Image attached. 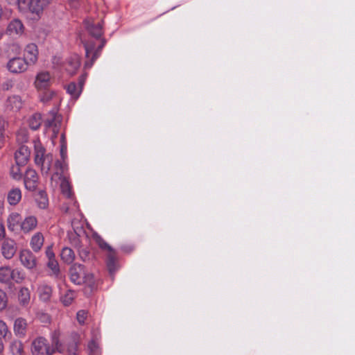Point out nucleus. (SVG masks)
<instances>
[{
    "instance_id": "nucleus-34",
    "label": "nucleus",
    "mask_w": 355,
    "mask_h": 355,
    "mask_svg": "<svg viewBox=\"0 0 355 355\" xmlns=\"http://www.w3.org/2000/svg\"><path fill=\"white\" fill-rule=\"evenodd\" d=\"M42 123V117L40 114H33L28 119V125L32 130H37Z\"/></svg>"
},
{
    "instance_id": "nucleus-38",
    "label": "nucleus",
    "mask_w": 355,
    "mask_h": 355,
    "mask_svg": "<svg viewBox=\"0 0 355 355\" xmlns=\"http://www.w3.org/2000/svg\"><path fill=\"white\" fill-rule=\"evenodd\" d=\"M20 166L21 165L17 164L16 166H13L11 168L10 174L12 177L15 180H19L21 178V173L19 168Z\"/></svg>"
},
{
    "instance_id": "nucleus-27",
    "label": "nucleus",
    "mask_w": 355,
    "mask_h": 355,
    "mask_svg": "<svg viewBox=\"0 0 355 355\" xmlns=\"http://www.w3.org/2000/svg\"><path fill=\"white\" fill-rule=\"evenodd\" d=\"M60 256L63 261L67 263H71L75 259L73 251L68 247L62 248Z\"/></svg>"
},
{
    "instance_id": "nucleus-16",
    "label": "nucleus",
    "mask_w": 355,
    "mask_h": 355,
    "mask_svg": "<svg viewBox=\"0 0 355 355\" xmlns=\"http://www.w3.org/2000/svg\"><path fill=\"white\" fill-rule=\"evenodd\" d=\"M51 2V0H31L29 2V10L31 12L39 15Z\"/></svg>"
},
{
    "instance_id": "nucleus-58",
    "label": "nucleus",
    "mask_w": 355,
    "mask_h": 355,
    "mask_svg": "<svg viewBox=\"0 0 355 355\" xmlns=\"http://www.w3.org/2000/svg\"><path fill=\"white\" fill-rule=\"evenodd\" d=\"M3 344L1 340V338H0V354L3 352Z\"/></svg>"
},
{
    "instance_id": "nucleus-54",
    "label": "nucleus",
    "mask_w": 355,
    "mask_h": 355,
    "mask_svg": "<svg viewBox=\"0 0 355 355\" xmlns=\"http://www.w3.org/2000/svg\"><path fill=\"white\" fill-rule=\"evenodd\" d=\"M67 144V141H66L64 134L62 133L61 138H60V144Z\"/></svg>"
},
{
    "instance_id": "nucleus-8",
    "label": "nucleus",
    "mask_w": 355,
    "mask_h": 355,
    "mask_svg": "<svg viewBox=\"0 0 355 355\" xmlns=\"http://www.w3.org/2000/svg\"><path fill=\"white\" fill-rule=\"evenodd\" d=\"M17 251L16 243L14 240L7 239L1 245V253L4 258L10 259L13 257Z\"/></svg>"
},
{
    "instance_id": "nucleus-39",
    "label": "nucleus",
    "mask_w": 355,
    "mask_h": 355,
    "mask_svg": "<svg viewBox=\"0 0 355 355\" xmlns=\"http://www.w3.org/2000/svg\"><path fill=\"white\" fill-rule=\"evenodd\" d=\"M71 226L77 235H80L82 232H83V225L77 220H71Z\"/></svg>"
},
{
    "instance_id": "nucleus-48",
    "label": "nucleus",
    "mask_w": 355,
    "mask_h": 355,
    "mask_svg": "<svg viewBox=\"0 0 355 355\" xmlns=\"http://www.w3.org/2000/svg\"><path fill=\"white\" fill-rule=\"evenodd\" d=\"M77 349V344L76 343H72L67 349L69 355H76Z\"/></svg>"
},
{
    "instance_id": "nucleus-49",
    "label": "nucleus",
    "mask_w": 355,
    "mask_h": 355,
    "mask_svg": "<svg viewBox=\"0 0 355 355\" xmlns=\"http://www.w3.org/2000/svg\"><path fill=\"white\" fill-rule=\"evenodd\" d=\"M55 167L57 168H60L62 173H64L67 169V166L66 164L64 163V162H63L62 163L60 161H57L55 162Z\"/></svg>"
},
{
    "instance_id": "nucleus-21",
    "label": "nucleus",
    "mask_w": 355,
    "mask_h": 355,
    "mask_svg": "<svg viewBox=\"0 0 355 355\" xmlns=\"http://www.w3.org/2000/svg\"><path fill=\"white\" fill-rule=\"evenodd\" d=\"M106 257L107 267L108 268L110 273L112 275L119 268L115 250H114L112 251H110V252L107 253Z\"/></svg>"
},
{
    "instance_id": "nucleus-56",
    "label": "nucleus",
    "mask_w": 355,
    "mask_h": 355,
    "mask_svg": "<svg viewBox=\"0 0 355 355\" xmlns=\"http://www.w3.org/2000/svg\"><path fill=\"white\" fill-rule=\"evenodd\" d=\"M3 211V203L0 202V216L2 215Z\"/></svg>"
},
{
    "instance_id": "nucleus-40",
    "label": "nucleus",
    "mask_w": 355,
    "mask_h": 355,
    "mask_svg": "<svg viewBox=\"0 0 355 355\" xmlns=\"http://www.w3.org/2000/svg\"><path fill=\"white\" fill-rule=\"evenodd\" d=\"M7 302L8 299L6 293L0 289V311L6 307Z\"/></svg>"
},
{
    "instance_id": "nucleus-7",
    "label": "nucleus",
    "mask_w": 355,
    "mask_h": 355,
    "mask_svg": "<svg viewBox=\"0 0 355 355\" xmlns=\"http://www.w3.org/2000/svg\"><path fill=\"white\" fill-rule=\"evenodd\" d=\"M22 218L17 212L10 213L7 218V226L12 232H20Z\"/></svg>"
},
{
    "instance_id": "nucleus-23",
    "label": "nucleus",
    "mask_w": 355,
    "mask_h": 355,
    "mask_svg": "<svg viewBox=\"0 0 355 355\" xmlns=\"http://www.w3.org/2000/svg\"><path fill=\"white\" fill-rule=\"evenodd\" d=\"M60 332L59 331H54L51 333V345L50 346L54 350V354L55 352L62 353L63 352V347L60 342Z\"/></svg>"
},
{
    "instance_id": "nucleus-20",
    "label": "nucleus",
    "mask_w": 355,
    "mask_h": 355,
    "mask_svg": "<svg viewBox=\"0 0 355 355\" xmlns=\"http://www.w3.org/2000/svg\"><path fill=\"white\" fill-rule=\"evenodd\" d=\"M24 32V25L19 19H14L10 22L7 28V33L10 35H19Z\"/></svg>"
},
{
    "instance_id": "nucleus-44",
    "label": "nucleus",
    "mask_w": 355,
    "mask_h": 355,
    "mask_svg": "<svg viewBox=\"0 0 355 355\" xmlns=\"http://www.w3.org/2000/svg\"><path fill=\"white\" fill-rule=\"evenodd\" d=\"M31 0H17L15 5L18 6V8L21 10H24L26 8H29V2Z\"/></svg>"
},
{
    "instance_id": "nucleus-55",
    "label": "nucleus",
    "mask_w": 355,
    "mask_h": 355,
    "mask_svg": "<svg viewBox=\"0 0 355 355\" xmlns=\"http://www.w3.org/2000/svg\"><path fill=\"white\" fill-rule=\"evenodd\" d=\"M6 1L10 5H15L17 3V0H6Z\"/></svg>"
},
{
    "instance_id": "nucleus-30",
    "label": "nucleus",
    "mask_w": 355,
    "mask_h": 355,
    "mask_svg": "<svg viewBox=\"0 0 355 355\" xmlns=\"http://www.w3.org/2000/svg\"><path fill=\"white\" fill-rule=\"evenodd\" d=\"M53 162V155L51 154H47L44 157L42 163L38 166L41 167V170L44 173L47 174L51 167V164Z\"/></svg>"
},
{
    "instance_id": "nucleus-1",
    "label": "nucleus",
    "mask_w": 355,
    "mask_h": 355,
    "mask_svg": "<svg viewBox=\"0 0 355 355\" xmlns=\"http://www.w3.org/2000/svg\"><path fill=\"white\" fill-rule=\"evenodd\" d=\"M69 276L71 281L75 284H84L89 288L91 291L96 286L94 275L87 271L85 266L81 264H73L69 269Z\"/></svg>"
},
{
    "instance_id": "nucleus-19",
    "label": "nucleus",
    "mask_w": 355,
    "mask_h": 355,
    "mask_svg": "<svg viewBox=\"0 0 355 355\" xmlns=\"http://www.w3.org/2000/svg\"><path fill=\"white\" fill-rule=\"evenodd\" d=\"M80 65V58L78 55H73L66 62L65 69L70 74H74Z\"/></svg>"
},
{
    "instance_id": "nucleus-43",
    "label": "nucleus",
    "mask_w": 355,
    "mask_h": 355,
    "mask_svg": "<svg viewBox=\"0 0 355 355\" xmlns=\"http://www.w3.org/2000/svg\"><path fill=\"white\" fill-rule=\"evenodd\" d=\"M76 318H77L78 322L80 324H83L85 323V320L87 318V313L84 310H80V311H78V313L76 314Z\"/></svg>"
},
{
    "instance_id": "nucleus-35",
    "label": "nucleus",
    "mask_w": 355,
    "mask_h": 355,
    "mask_svg": "<svg viewBox=\"0 0 355 355\" xmlns=\"http://www.w3.org/2000/svg\"><path fill=\"white\" fill-rule=\"evenodd\" d=\"M93 238L95 242L98 245V246L102 250L106 251L107 253L114 250V249L107 242H105L99 235L95 234H94Z\"/></svg>"
},
{
    "instance_id": "nucleus-59",
    "label": "nucleus",
    "mask_w": 355,
    "mask_h": 355,
    "mask_svg": "<svg viewBox=\"0 0 355 355\" xmlns=\"http://www.w3.org/2000/svg\"><path fill=\"white\" fill-rule=\"evenodd\" d=\"M73 205H74V207H75V209H76V211H78V205H76V202H74V203H73Z\"/></svg>"
},
{
    "instance_id": "nucleus-6",
    "label": "nucleus",
    "mask_w": 355,
    "mask_h": 355,
    "mask_svg": "<svg viewBox=\"0 0 355 355\" xmlns=\"http://www.w3.org/2000/svg\"><path fill=\"white\" fill-rule=\"evenodd\" d=\"M38 220L36 216L28 215L22 219L20 232L24 234H30L37 229Z\"/></svg>"
},
{
    "instance_id": "nucleus-46",
    "label": "nucleus",
    "mask_w": 355,
    "mask_h": 355,
    "mask_svg": "<svg viewBox=\"0 0 355 355\" xmlns=\"http://www.w3.org/2000/svg\"><path fill=\"white\" fill-rule=\"evenodd\" d=\"M53 94V92L46 91L40 96V99L43 102H46L52 98Z\"/></svg>"
},
{
    "instance_id": "nucleus-52",
    "label": "nucleus",
    "mask_w": 355,
    "mask_h": 355,
    "mask_svg": "<svg viewBox=\"0 0 355 355\" xmlns=\"http://www.w3.org/2000/svg\"><path fill=\"white\" fill-rule=\"evenodd\" d=\"M80 257L82 260L86 261L89 259V252L86 250H82L80 251Z\"/></svg>"
},
{
    "instance_id": "nucleus-9",
    "label": "nucleus",
    "mask_w": 355,
    "mask_h": 355,
    "mask_svg": "<svg viewBox=\"0 0 355 355\" xmlns=\"http://www.w3.org/2000/svg\"><path fill=\"white\" fill-rule=\"evenodd\" d=\"M24 58L30 64H35L38 59V49L37 45L33 43L26 45L24 49Z\"/></svg>"
},
{
    "instance_id": "nucleus-22",
    "label": "nucleus",
    "mask_w": 355,
    "mask_h": 355,
    "mask_svg": "<svg viewBox=\"0 0 355 355\" xmlns=\"http://www.w3.org/2000/svg\"><path fill=\"white\" fill-rule=\"evenodd\" d=\"M27 327V322L25 319L19 318H17L14 323V331L16 336L21 338L26 334Z\"/></svg>"
},
{
    "instance_id": "nucleus-11",
    "label": "nucleus",
    "mask_w": 355,
    "mask_h": 355,
    "mask_svg": "<svg viewBox=\"0 0 355 355\" xmlns=\"http://www.w3.org/2000/svg\"><path fill=\"white\" fill-rule=\"evenodd\" d=\"M37 174L33 169H27L24 177V184L27 189L33 191L37 187Z\"/></svg>"
},
{
    "instance_id": "nucleus-37",
    "label": "nucleus",
    "mask_w": 355,
    "mask_h": 355,
    "mask_svg": "<svg viewBox=\"0 0 355 355\" xmlns=\"http://www.w3.org/2000/svg\"><path fill=\"white\" fill-rule=\"evenodd\" d=\"M87 347H88V349L90 352L89 355L98 354L99 353L98 344L96 340H91L88 343Z\"/></svg>"
},
{
    "instance_id": "nucleus-33",
    "label": "nucleus",
    "mask_w": 355,
    "mask_h": 355,
    "mask_svg": "<svg viewBox=\"0 0 355 355\" xmlns=\"http://www.w3.org/2000/svg\"><path fill=\"white\" fill-rule=\"evenodd\" d=\"M60 189L62 194L67 198H70L71 196V188L70 183L65 177H60Z\"/></svg>"
},
{
    "instance_id": "nucleus-14",
    "label": "nucleus",
    "mask_w": 355,
    "mask_h": 355,
    "mask_svg": "<svg viewBox=\"0 0 355 355\" xmlns=\"http://www.w3.org/2000/svg\"><path fill=\"white\" fill-rule=\"evenodd\" d=\"M85 80V78L84 76H81L78 84L76 83H70L69 85H67L66 87L67 93L69 94L73 98H78L82 92Z\"/></svg>"
},
{
    "instance_id": "nucleus-28",
    "label": "nucleus",
    "mask_w": 355,
    "mask_h": 355,
    "mask_svg": "<svg viewBox=\"0 0 355 355\" xmlns=\"http://www.w3.org/2000/svg\"><path fill=\"white\" fill-rule=\"evenodd\" d=\"M10 351L12 355H24V345L19 340H13L10 344Z\"/></svg>"
},
{
    "instance_id": "nucleus-17",
    "label": "nucleus",
    "mask_w": 355,
    "mask_h": 355,
    "mask_svg": "<svg viewBox=\"0 0 355 355\" xmlns=\"http://www.w3.org/2000/svg\"><path fill=\"white\" fill-rule=\"evenodd\" d=\"M16 275H19V272L17 270H12L8 266H4L0 268V282H8L10 279H15L17 282L18 281L16 279Z\"/></svg>"
},
{
    "instance_id": "nucleus-25",
    "label": "nucleus",
    "mask_w": 355,
    "mask_h": 355,
    "mask_svg": "<svg viewBox=\"0 0 355 355\" xmlns=\"http://www.w3.org/2000/svg\"><path fill=\"white\" fill-rule=\"evenodd\" d=\"M34 149H35V162L37 165L42 163L44 157H45V149L42 146L40 142L34 141Z\"/></svg>"
},
{
    "instance_id": "nucleus-3",
    "label": "nucleus",
    "mask_w": 355,
    "mask_h": 355,
    "mask_svg": "<svg viewBox=\"0 0 355 355\" xmlns=\"http://www.w3.org/2000/svg\"><path fill=\"white\" fill-rule=\"evenodd\" d=\"M32 355H53L54 350L51 347L48 340L42 336L35 338L31 343Z\"/></svg>"
},
{
    "instance_id": "nucleus-42",
    "label": "nucleus",
    "mask_w": 355,
    "mask_h": 355,
    "mask_svg": "<svg viewBox=\"0 0 355 355\" xmlns=\"http://www.w3.org/2000/svg\"><path fill=\"white\" fill-rule=\"evenodd\" d=\"M37 200L40 208L45 209L47 207L48 199L44 194L41 193L40 196V199H37Z\"/></svg>"
},
{
    "instance_id": "nucleus-18",
    "label": "nucleus",
    "mask_w": 355,
    "mask_h": 355,
    "mask_svg": "<svg viewBox=\"0 0 355 355\" xmlns=\"http://www.w3.org/2000/svg\"><path fill=\"white\" fill-rule=\"evenodd\" d=\"M44 237L42 232L35 233L31 238L30 246L34 252H39L43 247Z\"/></svg>"
},
{
    "instance_id": "nucleus-4",
    "label": "nucleus",
    "mask_w": 355,
    "mask_h": 355,
    "mask_svg": "<svg viewBox=\"0 0 355 355\" xmlns=\"http://www.w3.org/2000/svg\"><path fill=\"white\" fill-rule=\"evenodd\" d=\"M29 64L24 58L15 57L8 60L6 67L11 73H20L26 71Z\"/></svg>"
},
{
    "instance_id": "nucleus-50",
    "label": "nucleus",
    "mask_w": 355,
    "mask_h": 355,
    "mask_svg": "<svg viewBox=\"0 0 355 355\" xmlns=\"http://www.w3.org/2000/svg\"><path fill=\"white\" fill-rule=\"evenodd\" d=\"M46 255L48 257L49 260H51V259H55V254L53 251L52 247L49 246L46 250Z\"/></svg>"
},
{
    "instance_id": "nucleus-41",
    "label": "nucleus",
    "mask_w": 355,
    "mask_h": 355,
    "mask_svg": "<svg viewBox=\"0 0 355 355\" xmlns=\"http://www.w3.org/2000/svg\"><path fill=\"white\" fill-rule=\"evenodd\" d=\"M8 333L6 324L3 320H0V338H5Z\"/></svg>"
},
{
    "instance_id": "nucleus-10",
    "label": "nucleus",
    "mask_w": 355,
    "mask_h": 355,
    "mask_svg": "<svg viewBox=\"0 0 355 355\" xmlns=\"http://www.w3.org/2000/svg\"><path fill=\"white\" fill-rule=\"evenodd\" d=\"M51 76L48 71L39 72L35 78V85L38 89H44L50 85Z\"/></svg>"
},
{
    "instance_id": "nucleus-13",
    "label": "nucleus",
    "mask_w": 355,
    "mask_h": 355,
    "mask_svg": "<svg viewBox=\"0 0 355 355\" xmlns=\"http://www.w3.org/2000/svg\"><path fill=\"white\" fill-rule=\"evenodd\" d=\"M37 293L41 301L47 302L51 300L53 289L51 286L42 283L38 286L37 288Z\"/></svg>"
},
{
    "instance_id": "nucleus-47",
    "label": "nucleus",
    "mask_w": 355,
    "mask_h": 355,
    "mask_svg": "<svg viewBox=\"0 0 355 355\" xmlns=\"http://www.w3.org/2000/svg\"><path fill=\"white\" fill-rule=\"evenodd\" d=\"M9 49L10 51H12L13 53L17 54V53H20L21 48V46H19V44H17V43H12L11 44H10Z\"/></svg>"
},
{
    "instance_id": "nucleus-24",
    "label": "nucleus",
    "mask_w": 355,
    "mask_h": 355,
    "mask_svg": "<svg viewBox=\"0 0 355 355\" xmlns=\"http://www.w3.org/2000/svg\"><path fill=\"white\" fill-rule=\"evenodd\" d=\"M86 28L89 33L96 39L100 38L103 35L102 25L100 23L87 22Z\"/></svg>"
},
{
    "instance_id": "nucleus-12",
    "label": "nucleus",
    "mask_w": 355,
    "mask_h": 355,
    "mask_svg": "<svg viewBox=\"0 0 355 355\" xmlns=\"http://www.w3.org/2000/svg\"><path fill=\"white\" fill-rule=\"evenodd\" d=\"M31 155V151L28 146H21L15 152V158L17 165H25Z\"/></svg>"
},
{
    "instance_id": "nucleus-31",
    "label": "nucleus",
    "mask_w": 355,
    "mask_h": 355,
    "mask_svg": "<svg viewBox=\"0 0 355 355\" xmlns=\"http://www.w3.org/2000/svg\"><path fill=\"white\" fill-rule=\"evenodd\" d=\"M19 301L23 306H26L31 299L30 291L27 288H21L19 292Z\"/></svg>"
},
{
    "instance_id": "nucleus-2",
    "label": "nucleus",
    "mask_w": 355,
    "mask_h": 355,
    "mask_svg": "<svg viewBox=\"0 0 355 355\" xmlns=\"http://www.w3.org/2000/svg\"><path fill=\"white\" fill-rule=\"evenodd\" d=\"M105 44V40H101V44L96 48L94 41L87 40L84 42V47L85 50V57L87 60L85 63V67L91 68L96 61V60L100 56L101 52Z\"/></svg>"
},
{
    "instance_id": "nucleus-29",
    "label": "nucleus",
    "mask_w": 355,
    "mask_h": 355,
    "mask_svg": "<svg viewBox=\"0 0 355 355\" xmlns=\"http://www.w3.org/2000/svg\"><path fill=\"white\" fill-rule=\"evenodd\" d=\"M8 106L13 111H18L22 106L21 98L19 96H13L8 98Z\"/></svg>"
},
{
    "instance_id": "nucleus-32",
    "label": "nucleus",
    "mask_w": 355,
    "mask_h": 355,
    "mask_svg": "<svg viewBox=\"0 0 355 355\" xmlns=\"http://www.w3.org/2000/svg\"><path fill=\"white\" fill-rule=\"evenodd\" d=\"M76 297V293L71 290H68L60 297V301L64 306H68L72 304Z\"/></svg>"
},
{
    "instance_id": "nucleus-26",
    "label": "nucleus",
    "mask_w": 355,
    "mask_h": 355,
    "mask_svg": "<svg viewBox=\"0 0 355 355\" xmlns=\"http://www.w3.org/2000/svg\"><path fill=\"white\" fill-rule=\"evenodd\" d=\"M8 202L11 205H16L21 199V192L18 188L12 189L8 193Z\"/></svg>"
},
{
    "instance_id": "nucleus-51",
    "label": "nucleus",
    "mask_w": 355,
    "mask_h": 355,
    "mask_svg": "<svg viewBox=\"0 0 355 355\" xmlns=\"http://www.w3.org/2000/svg\"><path fill=\"white\" fill-rule=\"evenodd\" d=\"M60 155L64 161L67 156V144H60Z\"/></svg>"
},
{
    "instance_id": "nucleus-45",
    "label": "nucleus",
    "mask_w": 355,
    "mask_h": 355,
    "mask_svg": "<svg viewBox=\"0 0 355 355\" xmlns=\"http://www.w3.org/2000/svg\"><path fill=\"white\" fill-rule=\"evenodd\" d=\"M13 85V81L10 79H8L1 84V89L4 91H8L12 88Z\"/></svg>"
},
{
    "instance_id": "nucleus-57",
    "label": "nucleus",
    "mask_w": 355,
    "mask_h": 355,
    "mask_svg": "<svg viewBox=\"0 0 355 355\" xmlns=\"http://www.w3.org/2000/svg\"><path fill=\"white\" fill-rule=\"evenodd\" d=\"M62 210H63L64 211H65L66 213H68V212H69V207H68L67 206L64 205H62Z\"/></svg>"
},
{
    "instance_id": "nucleus-36",
    "label": "nucleus",
    "mask_w": 355,
    "mask_h": 355,
    "mask_svg": "<svg viewBox=\"0 0 355 355\" xmlns=\"http://www.w3.org/2000/svg\"><path fill=\"white\" fill-rule=\"evenodd\" d=\"M48 267L52 270V272L55 276H58L60 272L59 265L55 259H51L48 261Z\"/></svg>"
},
{
    "instance_id": "nucleus-15",
    "label": "nucleus",
    "mask_w": 355,
    "mask_h": 355,
    "mask_svg": "<svg viewBox=\"0 0 355 355\" xmlns=\"http://www.w3.org/2000/svg\"><path fill=\"white\" fill-rule=\"evenodd\" d=\"M60 123V116L58 115L54 111L51 112L49 118L46 121V124L49 127H53V136L52 137V139L57 137Z\"/></svg>"
},
{
    "instance_id": "nucleus-53",
    "label": "nucleus",
    "mask_w": 355,
    "mask_h": 355,
    "mask_svg": "<svg viewBox=\"0 0 355 355\" xmlns=\"http://www.w3.org/2000/svg\"><path fill=\"white\" fill-rule=\"evenodd\" d=\"M6 236V230L3 224L0 222V240H2L5 238Z\"/></svg>"
},
{
    "instance_id": "nucleus-5",
    "label": "nucleus",
    "mask_w": 355,
    "mask_h": 355,
    "mask_svg": "<svg viewBox=\"0 0 355 355\" xmlns=\"http://www.w3.org/2000/svg\"><path fill=\"white\" fill-rule=\"evenodd\" d=\"M19 260L21 263L28 269H33L36 267V258L28 249H24L19 252Z\"/></svg>"
}]
</instances>
